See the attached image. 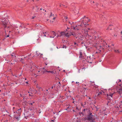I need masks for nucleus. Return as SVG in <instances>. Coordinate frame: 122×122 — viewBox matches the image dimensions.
<instances>
[{
    "instance_id": "obj_1",
    "label": "nucleus",
    "mask_w": 122,
    "mask_h": 122,
    "mask_svg": "<svg viewBox=\"0 0 122 122\" xmlns=\"http://www.w3.org/2000/svg\"><path fill=\"white\" fill-rule=\"evenodd\" d=\"M88 113L87 115L86 116V117H85L84 119V120L86 121V120L90 121V122H94L95 118L93 117V115L92 114V113L90 112V110L88 109Z\"/></svg>"
},
{
    "instance_id": "obj_2",
    "label": "nucleus",
    "mask_w": 122,
    "mask_h": 122,
    "mask_svg": "<svg viewBox=\"0 0 122 122\" xmlns=\"http://www.w3.org/2000/svg\"><path fill=\"white\" fill-rule=\"evenodd\" d=\"M21 108L18 109L16 112H14L13 114V117L14 119L18 121L20 118L21 113Z\"/></svg>"
},
{
    "instance_id": "obj_3",
    "label": "nucleus",
    "mask_w": 122,
    "mask_h": 122,
    "mask_svg": "<svg viewBox=\"0 0 122 122\" xmlns=\"http://www.w3.org/2000/svg\"><path fill=\"white\" fill-rule=\"evenodd\" d=\"M90 19H89L88 18H87L85 19H83L82 20L81 24L78 25V26H80V27H82L83 25H84L85 27L86 25H89V24L87 23L88 22H90Z\"/></svg>"
},
{
    "instance_id": "obj_4",
    "label": "nucleus",
    "mask_w": 122,
    "mask_h": 122,
    "mask_svg": "<svg viewBox=\"0 0 122 122\" xmlns=\"http://www.w3.org/2000/svg\"><path fill=\"white\" fill-rule=\"evenodd\" d=\"M96 47L97 49H98L100 51H102L104 50V48L103 46V45H98L96 46Z\"/></svg>"
},
{
    "instance_id": "obj_5",
    "label": "nucleus",
    "mask_w": 122,
    "mask_h": 122,
    "mask_svg": "<svg viewBox=\"0 0 122 122\" xmlns=\"http://www.w3.org/2000/svg\"><path fill=\"white\" fill-rule=\"evenodd\" d=\"M65 35L66 36L68 37H69L71 35L73 36L74 37H76V38L77 37V36H76V34L73 32L72 33H71V32H68V33H67V34H66Z\"/></svg>"
},
{
    "instance_id": "obj_6",
    "label": "nucleus",
    "mask_w": 122,
    "mask_h": 122,
    "mask_svg": "<svg viewBox=\"0 0 122 122\" xmlns=\"http://www.w3.org/2000/svg\"><path fill=\"white\" fill-rule=\"evenodd\" d=\"M90 30V29L89 28H88L87 29H84V34H85V35L86 36V37L87 36H89L88 33V32H89Z\"/></svg>"
},
{
    "instance_id": "obj_7",
    "label": "nucleus",
    "mask_w": 122,
    "mask_h": 122,
    "mask_svg": "<svg viewBox=\"0 0 122 122\" xmlns=\"http://www.w3.org/2000/svg\"><path fill=\"white\" fill-rule=\"evenodd\" d=\"M76 39L77 40H79L80 41L83 40L84 38L82 35L78 36L76 37Z\"/></svg>"
},
{
    "instance_id": "obj_8",
    "label": "nucleus",
    "mask_w": 122,
    "mask_h": 122,
    "mask_svg": "<svg viewBox=\"0 0 122 122\" xmlns=\"http://www.w3.org/2000/svg\"><path fill=\"white\" fill-rule=\"evenodd\" d=\"M22 104L24 106H27L28 104V102H27L25 100L24 97L22 101Z\"/></svg>"
},
{
    "instance_id": "obj_9",
    "label": "nucleus",
    "mask_w": 122,
    "mask_h": 122,
    "mask_svg": "<svg viewBox=\"0 0 122 122\" xmlns=\"http://www.w3.org/2000/svg\"><path fill=\"white\" fill-rule=\"evenodd\" d=\"M8 20H5L4 21H2L3 22V24L4 25L5 28L6 27L8 23Z\"/></svg>"
},
{
    "instance_id": "obj_10",
    "label": "nucleus",
    "mask_w": 122,
    "mask_h": 122,
    "mask_svg": "<svg viewBox=\"0 0 122 122\" xmlns=\"http://www.w3.org/2000/svg\"><path fill=\"white\" fill-rule=\"evenodd\" d=\"M18 26H15L14 29L13 30L16 33H19V31L18 29Z\"/></svg>"
},
{
    "instance_id": "obj_11",
    "label": "nucleus",
    "mask_w": 122,
    "mask_h": 122,
    "mask_svg": "<svg viewBox=\"0 0 122 122\" xmlns=\"http://www.w3.org/2000/svg\"><path fill=\"white\" fill-rule=\"evenodd\" d=\"M90 56L87 57V61L90 63H92V59L91 58Z\"/></svg>"
},
{
    "instance_id": "obj_12",
    "label": "nucleus",
    "mask_w": 122,
    "mask_h": 122,
    "mask_svg": "<svg viewBox=\"0 0 122 122\" xmlns=\"http://www.w3.org/2000/svg\"><path fill=\"white\" fill-rule=\"evenodd\" d=\"M35 102L33 101H29L28 102V104H29L30 106H32L33 104L35 103Z\"/></svg>"
},
{
    "instance_id": "obj_13",
    "label": "nucleus",
    "mask_w": 122,
    "mask_h": 122,
    "mask_svg": "<svg viewBox=\"0 0 122 122\" xmlns=\"http://www.w3.org/2000/svg\"><path fill=\"white\" fill-rule=\"evenodd\" d=\"M103 47L104 49L107 48L109 47V45L107 44H106L105 43V44H103Z\"/></svg>"
},
{
    "instance_id": "obj_14",
    "label": "nucleus",
    "mask_w": 122,
    "mask_h": 122,
    "mask_svg": "<svg viewBox=\"0 0 122 122\" xmlns=\"http://www.w3.org/2000/svg\"><path fill=\"white\" fill-rule=\"evenodd\" d=\"M112 25H110L106 29V30H112Z\"/></svg>"
},
{
    "instance_id": "obj_15",
    "label": "nucleus",
    "mask_w": 122,
    "mask_h": 122,
    "mask_svg": "<svg viewBox=\"0 0 122 122\" xmlns=\"http://www.w3.org/2000/svg\"><path fill=\"white\" fill-rule=\"evenodd\" d=\"M77 26L76 25V26H71V28L73 29H77V30H78L79 29V28H78L77 27Z\"/></svg>"
},
{
    "instance_id": "obj_16",
    "label": "nucleus",
    "mask_w": 122,
    "mask_h": 122,
    "mask_svg": "<svg viewBox=\"0 0 122 122\" xmlns=\"http://www.w3.org/2000/svg\"><path fill=\"white\" fill-rule=\"evenodd\" d=\"M65 32H61L60 33V37L61 36H63L64 35L66 36L65 34L66 33H65Z\"/></svg>"
},
{
    "instance_id": "obj_17",
    "label": "nucleus",
    "mask_w": 122,
    "mask_h": 122,
    "mask_svg": "<svg viewBox=\"0 0 122 122\" xmlns=\"http://www.w3.org/2000/svg\"><path fill=\"white\" fill-rule=\"evenodd\" d=\"M46 72L51 73L52 74L54 72L53 71H46V70H45L44 71L43 73H46Z\"/></svg>"
},
{
    "instance_id": "obj_18",
    "label": "nucleus",
    "mask_w": 122,
    "mask_h": 122,
    "mask_svg": "<svg viewBox=\"0 0 122 122\" xmlns=\"http://www.w3.org/2000/svg\"><path fill=\"white\" fill-rule=\"evenodd\" d=\"M107 96L106 99L108 100H111V98L109 96H108V94H107Z\"/></svg>"
},
{
    "instance_id": "obj_19",
    "label": "nucleus",
    "mask_w": 122,
    "mask_h": 122,
    "mask_svg": "<svg viewBox=\"0 0 122 122\" xmlns=\"http://www.w3.org/2000/svg\"><path fill=\"white\" fill-rule=\"evenodd\" d=\"M96 35H97V34H94V36L93 37L95 39H96V38H97V37H98V38H99L98 37V35H97V36H96Z\"/></svg>"
},
{
    "instance_id": "obj_20",
    "label": "nucleus",
    "mask_w": 122,
    "mask_h": 122,
    "mask_svg": "<svg viewBox=\"0 0 122 122\" xmlns=\"http://www.w3.org/2000/svg\"><path fill=\"white\" fill-rule=\"evenodd\" d=\"M14 53H13L12 54H11V56H12V57L13 58H15L16 56L14 54H13Z\"/></svg>"
},
{
    "instance_id": "obj_21",
    "label": "nucleus",
    "mask_w": 122,
    "mask_h": 122,
    "mask_svg": "<svg viewBox=\"0 0 122 122\" xmlns=\"http://www.w3.org/2000/svg\"><path fill=\"white\" fill-rule=\"evenodd\" d=\"M95 96L97 97L99 96V93H98V91H97V92L96 93Z\"/></svg>"
},
{
    "instance_id": "obj_22",
    "label": "nucleus",
    "mask_w": 122,
    "mask_h": 122,
    "mask_svg": "<svg viewBox=\"0 0 122 122\" xmlns=\"http://www.w3.org/2000/svg\"><path fill=\"white\" fill-rule=\"evenodd\" d=\"M20 26H22V27L24 28H25L26 27V26L23 23L22 24H20Z\"/></svg>"
},
{
    "instance_id": "obj_23",
    "label": "nucleus",
    "mask_w": 122,
    "mask_h": 122,
    "mask_svg": "<svg viewBox=\"0 0 122 122\" xmlns=\"http://www.w3.org/2000/svg\"><path fill=\"white\" fill-rule=\"evenodd\" d=\"M117 93L120 94H121L122 93V91L118 90L117 91Z\"/></svg>"
},
{
    "instance_id": "obj_24",
    "label": "nucleus",
    "mask_w": 122,
    "mask_h": 122,
    "mask_svg": "<svg viewBox=\"0 0 122 122\" xmlns=\"http://www.w3.org/2000/svg\"><path fill=\"white\" fill-rule=\"evenodd\" d=\"M79 115L81 116V114H82V115H83V116H84L85 114V112H84V113L83 112H79Z\"/></svg>"
},
{
    "instance_id": "obj_25",
    "label": "nucleus",
    "mask_w": 122,
    "mask_h": 122,
    "mask_svg": "<svg viewBox=\"0 0 122 122\" xmlns=\"http://www.w3.org/2000/svg\"><path fill=\"white\" fill-rule=\"evenodd\" d=\"M82 52L81 51L80 52V56H79V57L80 58L82 57Z\"/></svg>"
},
{
    "instance_id": "obj_26",
    "label": "nucleus",
    "mask_w": 122,
    "mask_h": 122,
    "mask_svg": "<svg viewBox=\"0 0 122 122\" xmlns=\"http://www.w3.org/2000/svg\"><path fill=\"white\" fill-rule=\"evenodd\" d=\"M40 54V53L38 51H36V55L37 56H39Z\"/></svg>"
},
{
    "instance_id": "obj_27",
    "label": "nucleus",
    "mask_w": 122,
    "mask_h": 122,
    "mask_svg": "<svg viewBox=\"0 0 122 122\" xmlns=\"http://www.w3.org/2000/svg\"><path fill=\"white\" fill-rule=\"evenodd\" d=\"M119 51V50H114V51L116 53H120V52Z\"/></svg>"
},
{
    "instance_id": "obj_28",
    "label": "nucleus",
    "mask_w": 122,
    "mask_h": 122,
    "mask_svg": "<svg viewBox=\"0 0 122 122\" xmlns=\"http://www.w3.org/2000/svg\"><path fill=\"white\" fill-rule=\"evenodd\" d=\"M60 97L61 98V100H63L64 99V96H60Z\"/></svg>"
},
{
    "instance_id": "obj_29",
    "label": "nucleus",
    "mask_w": 122,
    "mask_h": 122,
    "mask_svg": "<svg viewBox=\"0 0 122 122\" xmlns=\"http://www.w3.org/2000/svg\"><path fill=\"white\" fill-rule=\"evenodd\" d=\"M114 93H111L110 94L108 95V96H109L110 97H111L112 98V96Z\"/></svg>"
},
{
    "instance_id": "obj_30",
    "label": "nucleus",
    "mask_w": 122,
    "mask_h": 122,
    "mask_svg": "<svg viewBox=\"0 0 122 122\" xmlns=\"http://www.w3.org/2000/svg\"><path fill=\"white\" fill-rule=\"evenodd\" d=\"M94 87L96 89H97L96 90H98V86L97 85H96L94 86Z\"/></svg>"
},
{
    "instance_id": "obj_31",
    "label": "nucleus",
    "mask_w": 122,
    "mask_h": 122,
    "mask_svg": "<svg viewBox=\"0 0 122 122\" xmlns=\"http://www.w3.org/2000/svg\"><path fill=\"white\" fill-rule=\"evenodd\" d=\"M23 59L22 58H21V60H20V61L22 62V63L23 64H24V62L23 60Z\"/></svg>"
},
{
    "instance_id": "obj_32",
    "label": "nucleus",
    "mask_w": 122,
    "mask_h": 122,
    "mask_svg": "<svg viewBox=\"0 0 122 122\" xmlns=\"http://www.w3.org/2000/svg\"><path fill=\"white\" fill-rule=\"evenodd\" d=\"M83 41L81 43V44L82 45V46H83V45H82L83 44H84V46H85V43H84V41Z\"/></svg>"
},
{
    "instance_id": "obj_33",
    "label": "nucleus",
    "mask_w": 122,
    "mask_h": 122,
    "mask_svg": "<svg viewBox=\"0 0 122 122\" xmlns=\"http://www.w3.org/2000/svg\"><path fill=\"white\" fill-rule=\"evenodd\" d=\"M18 26L19 27V29H21L22 28H23V27H22V26H20V25H18Z\"/></svg>"
},
{
    "instance_id": "obj_34",
    "label": "nucleus",
    "mask_w": 122,
    "mask_h": 122,
    "mask_svg": "<svg viewBox=\"0 0 122 122\" xmlns=\"http://www.w3.org/2000/svg\"><path fill=\"white\" fill-rule=\"evenodd\" d=\"M52 16H53V17H54V15H52V13L51 12V14H50V17L51 16V17Z\"/></svg>"
},
{
    "instance_id": "obj_35",
    "label": "nucleus",
    "mask_w": 122,
    "mask_h": 122,
    "mask_svg": "<svg viewBox=\"0 0 122 122\" xmlns=\"http://www.w3.org/2000/svg\"><path fill=\"white\" fill-rule=\"evenodd\" d=\"M98 93H99V96L100 95H101L102 94V92H99L98 90Z\"/></svg>"
},
{
    "instance_id": "obj_36",
    "label": "nucleus",
    "mask_w": 122,
    "mask_h": 122,
    "mask_svg": "<svg viewBox=\"0 0 122 122\" xmlns=\"http://www.w3.org/2000/svg\"><path fill=\"white\" fill-rule=\"evenodd\" d=\"M38 120L37 119H36L34 121H33V122H38Z\"/></svg>"
},
{
    "instance_id": "obj_37",
    "label": "nucleus",
    "mask_w": 122,
    "mask_h": 122,
    "mask_svg": "<svg viewBox=\"0 0 122 122\" xmlns=\"http://www.w3.org/2000/svg\"><path fill=\"white\" fill-rule=\"evenodd\" d=\"M71 111V109L69 108V109L67 110V112H70Z\"/></svg>"
},
{
    "instance_id": "obj_38",
    "label": "nucleus",
    "mask_w": 122,
    "mask_h": 122,
    "mask_svg": "<svg viewBox=\"0 0 122 122\" xmlns=\"http://www.w3.org/2000/svg\"><path fill=\"white\" fill-rule=\"evenodd\" d=\"M95 108H96V111H98V109H99V108H97V107H96V106H95Z\"/></svg>"
},
{
    "instance_id": "obj_39",
    "label": "nucleus",
    "mask_w": 122,
    "mask_h": 122,
    "mask_svg": "<svg viewBox=\"0 0 122 122\" xmlns=\"http://www.w3.org/2000/svg\"><path fill=\"white\" fill-rule=\"evenodd\" d=\"M111 100H109V101H108L107 103V105H108V103L110 102H111Z\"/></svg>"
},
{
    "instance_id": "obj_40",
    "label": "nucleus",
    "mask_w": 122,
    "mask_h": 122,
    "mask_svg": "<svg viewBox=\"0 0 122 122\" xmlns=\"http://www.w3.org/2000/svg\"><path fill=\"white\" fill-rule=\"evenodd\" d=\"M118 90H120V91H122V87L121 86V88H120Z\"/></svg>"
},
{
    "instance_id": "obj_41",
    "label": "nucleus",
    "mask_w": 122,
    "mask_h": 122,
    "mask_svg": "<svg viewBox=\"0 0 122 122\" xmlns=\"http://www.w3.org/2000/svg\"><path fill=\"white\" fill-rule=\"evenodd\" d=\"M37 87H38V90L39 91H40V89H41V87H38V86H37Z\"/></svg>"
},
{
    "instance_id": "obj_42",
    "label": "nucleus",
    "mask_w": 122,
    "mask_h": 122,
    "mask_svg": "<svg viewBox=\"0 0 122 122\" xmlns=\"http://www.w3.org/2000/svg\"><path fill=\"white\" fill-rule=\"evenodd\" d=\"M62 48H66V45H63V46L62 47Z\"/></svg>"
},
{
    "instance_id": "obj_43",
    "label": "nucleus",
    "mask_w": 122,
    "mask_h": 122,
    "mask_svg": "<svg viewBox=\"0 0 122 122\" xmlns=\"http://www.w3.org/2000/svg\"><path fill=\"white\" fill-rule=\"evenodd\" d=\"M87 18V17H86V16H84L82 18L83 19H85Z\"/></svg>"
},
{
    "instance_id": "obj_44",
    "label": "nucleus",
    "mask_w": 122,
    "mask_h": 122,
    "mask_svg": "<svg viewBox=\"0 0 122 122\" xmlns=\"http://www.w3.org/2000/svg\"><path fill=\"white\" fill-rule=\"evenodd\" d=\"M77 120H76V121L77 122H80V120H78V118H77Z\"/></svg>"
},
{
    "instance_id": "obj_45",
    "label": "nucleus",
    "mask_w": 122,
    "mask_h": 122,
    "mask_svg": "<svg viewBox=\"0 0 122 122\" xmlns=\"http://www.w3.org/2000/svg\"><path fill=\"white\" fill-rule=\"evenodd\" d=\"M52 32L53 33V34L55 36H56L55 32L54 31H52Z\"/></svg>"
},
{
    "instance_id": "obj_46",
    "label": "nucleus",
    "mask_w": 122,
    "mask_h": 122,
    "mask_svg": "<svg viewBox=\"0 0 122 122\" xmlns=\"http://www.w3.org/2000/svg\"><path fill=\"white\" fill-rule=\"evenodd\" d=\"M33 91L34 92H35V93H36L37 92V91L36 90H33Z\"/></svg>"
},
{
    "instance_id": "obj_47",
    "label": "nucleus",
    "mask_w": 122,
    "mask_h": 122,
    "mask_svg": "<svg viewBox=\"0 0 122 122\" xmlns=\"http://www.w3.org/2000/svg\"><path fill=\"white\" fill-rule=\"evenodd\" d=\"M39 11V8H37L36 12H38Z\"/></svg>"
},
{
    "instance_id": "obj_48",
    "label": "nucleus",
    "mask_w": 122,
    "mask_h": 122,
    "mask_svg": "<svg viewBox=\"0 0 122 122\" xmlns=\"http://www.w3.org/2000/svg\"><path fill=\"white\" fill-rule=\"evenodd\" d=\"M69 107H68L66 109V110L67 111V110L69 109Z\"/></svg>"
},
{
    "instance_id": "obj_49",
    "label": "nucleus",
    "mask_w": 122,
    "mask_h": 122,
    "mask_svg": "<svg viewBox=\"0 0 122 122\" xmlns=\"http://www.w3.org/2000/svg\"><path fill=\"white\" fill-rule=\"evenodd\" d=\"M81 106H83V107H85L84 106L85 105L84 104V105L82 103H81Z\"/></svg>"
},
{
    "instance_id": "obj_50",
    "label": "nucleus",
    "mask_w": 122,
    "mask_h": 122,
    "mask_svg": "<svg viewBox=\"0 0 122 122\" xmlns=\"http://www.w3.org/2000/svg\"><path fill=\"white\" fill-rule=\"evenodd\" d=\"M87 108H86V109H83L82 110V111H83V112H84L86 110H87Z\"/></svg>"
},
{
    "instance_id": "obj_51",
    "label": "nucleus",
    "mask_w": 122,
    "mask_h": 122,
    "mask_svg": "<svg viewBox=\"0 0 122 122\" xmlns=\"http://www.w3.org/2000/svg\"><path fill=\"white\" fill-rule=\"evenodd\" d=\"M120 41H122V36H121V38L120 39Z\"/></svg>"
},
{
    "instance_id": "obj_52",
    "label": "nucleus",
    "mask_w": 122,
    "mask_h": 122,
    "mask_svg": "<svg viewBox=\"0 0 122 122\" xmlns=\"http://www.w3.org/2000/svg\"><path fill=\"white\" fill-rule=\"evenodd\" d=\"M55 119H54V120H52L51 122H55Z\"/></svg>"
},
{
    "instance_id": "obj_53",
    "label": "nucleus",
    "mask_w": 122,
    "mask_h": 122,
    "mask_svg": "<svg viewBox=\"0 0 122 122\" xmlns=\"http://www.w3.org/2000/svg\"><path fill=\"white\" fill-rule=\"evenodd\" d=\"M32 93H30V94H29V95L30 96H32V95H31V94H32Z\"/></svg>"
},
{
    "instance_id": "obj_54",
    "label": "nucleus",
    "mask_w": 122,
    "mask_h": 122,
    "mask_svg": "<svg viewBox=\"0 0 122 122\" xmlns=\"http://www.w3.org/2000/svg\"><path fill=\"white\" fill-rule=\"evenodd\" d=\"M119 82H121V80H119V81H118V82H116V83H117V84H118V83Z\"/></svg>"
},
{
    "instance_id": "obj_55",
    "label": "nucleus",
    "mask_w": 122,
    "mask_h": 122,
    "mask_svg": "<svg viewBox=\"0 0 122 122\" xmlns=\"http://www.w3.org/2000/svg\"><path fill=\"white\" fill-rule=\"evenodd\" d=\"M76 109L77 110H79V109H78V107H76Z\"/></svg>"
},
{
    "instance_id": "obj_56",
    "label": "nucleus",
    "mask_w": 122,
    "mask_h": 122,
    "mask_svg": "<svg viewBox=\"0 0 122 122\" xmlns=\"http://www.w3.org/2000/svg\"><path fill=\"white\" fill-rule=\"evenodd\" d=\"M39 24H36V26H38V25H39Z\"/></svg>"
},
{
    "instance_id": "obj_57",
    "label": "nucleus",
    "mask_w": 122,
    "mask_h": 122,
    "mask_svg": "<svg viewBox=\"0 0 122 122\" xmlns=\"http://www.w3.org/2000/svg\"><path fill=\"white\" fill-rule=\"evenodd\" d=\"M119 112H122V109L121 110H120L119 111Z\"/></svg>"
},
{
    "instance_id": "obj_58",
    "label": "nucleus",
    "mask_w": 122,
    "mask_h": 122,
    "mask_svg": "<svg viewBox=\"0 0 122 122\" xmlns=\"http://www.w3.org/2000/svg\"><path fill=\"white\" fill-rule=\"evenodd\" d=\"M25 82L26 84H28V81Z\"/></svg>"
},
{
    "instance_id": "obj_59",
    "label": "nucleus",
    "mask_w": 122,
    "mask_h": 122,
    "mask_svg": "<svg viewBox=\"0 0 122 122\" xmlns=\"http://www.w3.org/2000/svg\"><path fill=\"white\" fill-rule=\"evenodd\" d=\"M61 5H63L64 6H65L64 5H61V4H60V6H61Z\"/></svg>"
},
{
    "instance_id": "obj_60",
    "label": "nucleus",
    "mask_w": 122,
    "mask_h": 122,
    "mask_svg": "<svg viewBox=\"0 0 122 122\" xmlns=\"http://www.w3.org/2000/svg\"><path fill=\"white\" fill-rule=\"evenodd\" d=\"M60 36H59V35H57V36H56V37H60Z\"/></svg>"
},
{
    "instance_id": "obj_61",
    "label": "nucleus",
    "mask_w": 122,
    "mask_h": 122,
    "mask_svg": "<svg viewBox=\"0 0 122 122\" xmlns=\"http://www.w3.org/2000/svg\"><path fill=\"white\" fill-rule=\"evenodd\" d=\"M35 8V7L34 6H33L32 7V9L33 10Z\"/></svg>"
},
{
    "instance_id": "obj_62",
    "label": "nucleus",
    "mask_w": 122,
    "mask_h": 122,
    "mask_svg": "<svg viewBox=\"0 0 122 122\" xmlns=\"http://www.w3.org/2000/svg\"><path fill=\"white\" fill-rule=\"evenodd\" d=\"M9 35H7V37H9Z\"/></svg>"
},
{
    "instance_id": "obj_63",
    "label": "nucleus",
    "mask_w": 122,
    "mask_h": 122,
    "mask_svg": "<svg viewBox=\"0 0 122 122\" xmlns=\"http://www.w3.org/2000/svg\"><path fill=\"white\" fill-rule=\"evenodd\" d=\"M44 100L45 101H47L46 100V98H45L44 99Z\"/></svg>"
},
{
    "instance_id": "obj_64",
    "label": "nucleus",
    "mask_w": 122,
    "mask_h": 122,
    "mask_svg": "<svg viewBox=\"0 0 122 122\" xmlns=\"http://www.w3.org/2000/svg\"><path fill=\"white\" fill-rule=\"evenodd\" d=\"M20 96L21 97H22L23 96L21 94H20Z\"/></svg>"
}]
</instances>
